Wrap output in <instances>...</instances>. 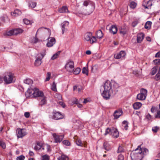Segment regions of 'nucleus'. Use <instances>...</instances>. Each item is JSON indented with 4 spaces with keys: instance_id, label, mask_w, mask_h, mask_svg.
Returning <instances> with one entry per match:
<instances>
[{
    "instance_id": "obj_30",
    "label": "nucleus",
    "mask_w": 160,
    "mask_h": 160,
    "mask_svg": "<svg viewBox=\"0 0 160 160\" xmlns=\"http://www.w3.org/2000/svg\"><path fill=\"white\" fill-rule=\"evenodd\" d=\"M158 69V67L156 66L154 67L152 69L151 72V74L152 75H154L157 72Z\"/></svg>"
},
{
    "instance_id": "obj_57",
    "label": "nucleus",
    "mask_w": 160,
    "mask_h": 160,
    "mask_svg": "<svg viewBox=\"0 0 160 160\" xmlns=\"http://www.w3.org/2000/svg\"><path fill=\"white\" fill-rule=\"evenodd\" d=\"M120 33L121 34L124 35L126 34V31L124 30H122V29H121V30H120Z\"/></svg>"
},
{
    "instance_id": "obj_19",
    "label": "nucleus",
    "mask_w": 160,
    "mask_h": 160,
    "mask_svg": "<svg viewBox=\"0 0 160 160\" xmlns=\"http://www.w3.org/2000/svg\"><path fill=\"white\" fill-rule=\"evenodd\" d=\"M39 105L42 106L46 103V98L44 95L39 98Z\"/></svg>"
},
{
    "instance_id": "obj_60",
    "label": "nucleus",
    "mask_w": 160,
    "mask_h": 160,
    "mask_svg": "<svg viewBox=\"0 0 160 160\" xmlns=\"http://www.w3.org/2000/svg\"><path fill=\"white\" fill-rule=\"evenodd\" d=\"M30 116V113L28 112H25L24 113V116L26 118H28Z\"/></svg>"
},
{
    "instance_id": "obj_11",
    "label": "nucleus",
    "mask_w": 160,
    "mask_h": 160,
    "mask_svg": "<svg viewBox=\"0 0 160 160\" xmlns=\"http://www.w3.org/2000/svg\"><path fill=\"white\" fill-rule=\"evenodd\" d=\"M125 55L126 53L124 51H121L119 53L115 54L114 57L117 59L121 58L122 59L124 58Z\"/></svg>"
},
{
    "instance_id": "obj_32",
    "label": "nucleus",
    "mask_w": 160,
    "mask_h": 160,
    "mask_svg": "<svg viewBox=\"0 0 160 160\" xmlns=\"http://www.w3.org/2000/svg\"><path fill=\"white\" fill-rule=\"evenodd\" d=\"M58 160H68V158L64 155H62L58 158Z\"/></svg>"
},
{
    "instance_id": "obj_12",
    "label": "nucleus",
    "mask_w": 160,
    "mask_h": 160,
    "mask_svg": "<svg viewBox=\"0 0 160 160\" xmlns=\"http://www.w3.org/2000/svg\"><path fill=\"white\" fill-rule=\"evenodd\" d=\"M123 112L122 110L120 109L115 110L113 113L114 119H117L119 118L122 114Z\"/></svg>"
},
{
    "instance_id": "obj_23",
    "label": "nucleus",
    "mask_w": 160,
    "mask_h": 160,
    "mask_svg": "<svg viewBox=\"0 0 160 160\" xmlns=\"http://www.w3.org/2000/svg\"><path fill=\"white\" fill-rule=\"evenodd\" d=\"M12 30L14 35H17L18 34L22 33L23 32V30L20 28H16Z\"/></svg>"
},
{
    "instance_id": "obj_26",
    "label": "nucleus",
    "mask_w": 160,
    "mask_h": 160,
    "mask_svg": "<svg viewBox=\"0 0 160 160\" xmlns=\"http://www.w3.org/2000/svg\"><path fill=\"white\" fill-rule=\"evenodd\" d=\"M92 4H94L89 0L85 1L83 3V5L85 6H89V7H91V5H92Z\"/></svg>"
},
{
    "instance_id": "obj_1",
    "label": "nucleus",
    "mask_w": 160,
    "mask_h": 160,
    "mask_svg": "<svg viewBox=\"0 0 160 160\" xmlns=\"http://www.w3.org/2000/svg\"><path fill=\"white\" fill-rule=\"evenodd\" d=\"M103 87L104 90L101 93L104 99L108 100L110 98L111 93L117 91V89L118 86L117 83L112 84L108 80L105 82Z\"/></svg>"
},
{
    "instance_id": "obj_13",
    "label": "nucleus",
    "mask_w": 160,
    "mask_h": 160,
    "mask_svg": "<svg viewBox=\"0 0 160 160\" xmlns=\"http://www.w3.org/2000/svg\"><path fill=\"white\" fill-rule=\"evenodd\" d=\"M118 31V28L116 25H112L109 29V31L110 33L113 34H116Z\"/></svg>"
},
{
    "instance_id": "obj_28",
    "label": "nucleus",
    "mask_w": 160,
    "mask_h": 160,
    "mask_svg": "<svg viewBox=\"0 0 160 160\" xmlns=\"http://www.w3.org/2000/svg\"><path fill=\"white\" fill-rule=\"evenodd\" d=\"M112 128L113 127L111 128H107L105 130V132L104 134V135L106 136L108 134H109L111 135V133H112Z\"/></svg>"
},
{
    "instance_id": "obj_63",
    "label": "nucleus",
    "mask_w": 160,
    "mask_h": 160,
    "mask_svg": "<svg viewBox=\"0 0 160 160\" xmlns=\"http://www.w3.org/2000/svg\"><path fill=\"white\" fill-rule=\"evenodd\" d=\"M72 102L73 104H77L78 103V100L76 98L73 99Z\"/></svg>"
},
{
    "instance_id": "obj_16",
    "label": "nucleus",
    "mask_w": 160,
    "mask_h": 160,
    "mask_svg": "<svg viewBox=\"0 0 160 160\" xmlns=\"http://www.w3.org/2000/svg\"><path fill=\"white\" fill-rule=\"evenodd\" d=\"M69 23L68 22L66 21L62 23V33L63 34L64 31L67 30V28L68 26Z\"/></svg>"
},
{
    "instance_id": "obj_24",
    "label": "nucleus",
    "mask_w": 160,
    "mask_h": 160,
    "mask_svg": "<svg viewBox=\"0 0 160 160\" xmlns=\"http://www.w3.org/2000/svg\"><path fill=\"white\" fill-rule=\"evenodd\" d=\"M42 58L39 57H38L35 61L34 64L36 66H38L41 64Z\"/></svg>"
},
{
    "instance_id": "obj_2",
    "label": "nucleus",
    "mask_w": 160,
    "mask_h": 160,
    "mask_svg": "<svg viewBox=\"0 0 160 160\" xmlns=\"http://www.w3.org/2000/svg\"><path fill=\"white\" fill-rule=\"evenodd\" d=\"M141 149L140 146H139L134 151L131 153L130 156L132 160H141L142 159L143 157L142 151Z\"/></svg>"
},
{
    "instance_id": "obj_20",
    "label": "nucleus",
    "mask_w": 160,
    "mask_h": 160,
    "mask_svg": "<svg viewBox=\"0 0 160 160\" xmlns=\"http://www.w3.org/2000/svg\"><path fill=\"white\" fill-rule=\"evenodd\" d=\"M144 37V35L142 33H140L138 34L137 36V42L138 43H140Z\"/></svg>"
},
{
    "instance_id": "obj_59",
    "label": "nucleus",
    "mask_w": 160,
    "mask_h": 160,
    "mask_svg": "<svg viewBox=\"0 0 160 160\" xmlns=\"http://www.w3.org/2000/svg\"><path fill=\"white\" fill-rule=\"evenodd\" d=\"M155 118H160V110L157 111V114L155 116Z\"/></svg>"
},
{
    "instance_id": "obj_22",
    "label": "nucleus",
    "mask_w": 160,
    "mask_h": 160,
    "mask_svg": "<svg viewBox=\"0 0 160 160\" xmlns=\"http://www.w3.org/2000/svg\"><path fill=\"white\" fill-rule=\"evenodd\" d=\"M22 12L21 11L18 9H16L13 12H11V14L12 16L17 17L21 14Z\"/></svg>"
},
{
    "instance_id": "obj_9",
    "label": "nucleus",
    "mask_w": 160,
    "mask_h": 160,
    "mask_svg": "<svg viewBox=\"0 0 160 160\" xmlns=\"http://www.w3.org/2000/svg\"><path fill=\"white\" fill-rule=\"evenodd\" d=\"M32 91L33 92L32 95L34 97L40 98L44 95L43 92L39 90L37 88H34Z\"/></svg>"
},
{
    "instance_id": "obj_58",
    "label": "nucleus",
    "mask_w": 160,
    "mask_h": 160,
    "mask_svg": "<svg viewBox=\"0 0 160 160\" xmlns=\"http://www.w3.org/2000/svg\"><path fill=\"white\" fill-rule=\"evenodd\" d=\"M40 54L42 57L41 58H42V59L46 55V50H43V51L40 53Z\"/></svg>"
},
{
    "instance_id": "obj_48",
    "label": "nucleus",
    "mask_w": 160,
    "mask_h": 160,
    "mask_svg": "<svg viewBox=\"0 0 160 160\" xmlns=\"http://www.w3.org/2000/svg\"><path fill=\"white\" fill-rule=\"evenodd\" d=\"M153 62L155 65H158L160 64V59H157L153 61Z\"/></svg>"
},
{
    "instance_id": "obj_29",
    "label": "nucleus",
    "mask_w": 160,
    "mask_h": 160,
    "mask_svg": "<svg viewBox=\"0 0 160 160\" xmlns=\"http://www.w3.org/2000/svg\"><path fill=\"white\" fill-rule=\"evenodd\" d=\"M152 22L151 21H148L145 23L144 27L146 29H149L151 27Z\"/></svg>"
},
{
    "instance_id": "obj_38",
    "label": "nucleus",
    "mask_w": 160,
    "mask_h": 160,
    "mask_svg": "<svg viewBox=\"0 0 160 160\" xmlns=\"http://www.w3.org/2000/svg\"><path fill=\"white\" fill-rule=\"evenodd\" d=\"M24 82L28 85L32 83L33 81L30 79H27L24 80Z\"/></svg>"
},
{
    "instance_id": "obj_62",
    "label": "nucleus",
    "mask_w": 160,
    "mask_h": 160,
    "mask_svg": "<svg viewBox=\"0 0 160 160\" xmlns=\"http://www.w3.org/2000/svg\"><path fill=\"white\" fill-rule=\"evenodd\" d=\"M32 89H28L27 90V92L29 93V95H32V93L31 91L32 90Z\"/></svg>"
},
{
    "instance_id": "obj_43",
    "label": "nucleus",
    "mask_w": 160,
    "mask_h": 160,
    "mask_svg": "<svg viewBox=\"0 0 160 160\" xmlns=\"http://www.w3.org/2000/svg\"><path fill=\"white\" fill-rule=\"evenodd\" d=\"M81 71V69L79 68H77L74 71L73 70L74 74L76 75L78 74Z\"/></svg>"
},
{
    "instance_id": "obj_53",
    "label": "nucleus",
    "mask_w": 160,
    "mask_h": 160,
    "mask_svg": "<svg viewBox=\"0 0 160 160\" xmlns=\"http://www.w3.org/2000/svg\"><path fill=\"white\" fill-rule=\"evenodd\" d=\"M25 158V157L23 155H20L17 158V160H24Z\"/></svg>"
},
{
    "instance_id": "obj_21",
    "label": "nucleus",
    "mask_w": 160,
    "mask_h": 160,
    "mask_svg": "<svg viewBox=\"0 0 160 160\" xmlns=\"http://www.w3.org/2000/svg\"><path fill=\"white\" fill-rule=\"evenodd\" d=\"M58 12L61 13L69 12L68 8L66 6H63L58 9Z\"/></svg>"
},
{
    "instance_id": "obj_44",
    "label": "nucleus",
    "mask_w": 160,
    "mask_h": 160,
    "mask_svg": "<svg viewBox=\"0 0 160 160\" xmlns=\"http://www.w3.org/2000/svg\"><path fill=\"white\" fill-rule=\"evenodd\" d=\"M136 5L137 4L135 2H132L129 5V6L131 8L133 9L135 8Z\"/></svg>"
},
{
    "instance_id": "obj_49",
    "label": "nucleus",
    "mask_w": 160,
    "mask_h": 160,
    "mask_svg": "<svg viewBox=\"0 0 160 160\" xmlns=\"http://www.w3.org/2000/svg\"><path fill=\"white\" fill-rule=\"evenodd\" d=\"M51 77V73L48 72L47 74V77L45 80V81H48L49 80Z\"/></svg>"
},
{
    "instance_id": "obj_47",
    "label": "nucleus",
    "mask_w": 160,
    "mask_h": 160,
    "mask_svg": "<svg viewBox=\"0 0 160 160\" xmlns=\"http://www.w3.org/2000/svg\"><path fill=\"white\" fill-rule=\"evenodd\" d=\"M0 146L3 149L5 148L6 147L5 143L2 141H0Z\"/></svg>"
},
{
    "instance_id": "obj_61",
    "label": "nucleus",
    "mask_w": 160,
    "mask_h": 160,
    "mask_svg": "<svg viewBox=\"0 0 160 160\" xmlns=\"http://www.w3.org/2000/svg\"><path fill=\"white\" fill-rule=\"evenodd\" d=\"M38 39L36 38V37H35L34 39V40H33L32 41V42L34 43H37L38 42Z\"/></svg>"
},
{
    "instance_id": "obj_55",
    "label": "nucleus",
    "mask_w": 160,
    "mask_h": 160,
    "mask_svg": "<svg viewBox=\"0 0 160 160\" xmlns=\"http://www.w3.org/2000/svg\"><path fill=\"white\" fill-rule=\"evenodd\" d=\"M1 20L3 22H5L6 19H7L8 18L6 16H3L1 18Z\"/></svg>"
},
{
    "instance_id": "obj_37",
    "label": "nucleus",
    "mask_w": 160,
    "mask_h": 160,
    "mask_svg": "<svg viewBox=\"0 0 160 160\" xmlns=\"http://www.w3.org/2000/svg\"><path fill=\"white\" fill-rule=\"evenodd\" d=\"M122 126L124 127L125 130H127L128 129V122L126 121H124L122 122Z\"/></svg>"
},
{
    "instance_id": "obj_33",
    "label": "nucleus",
    "mask_w": 160,
    "mask_h": 160,
    "mask_svg": "<svg viewBox=\"0 0 160 160\" xmlns=\"http://www.w3.org/2000/svg\"><path fill=\"white\" fill-rule=\"evenodd\" d=\"M141 150L142 151V157L143 155H146L148 153V150L147 148H144L142 149L141 148Z\"/></svg>"
},
{
    "instance_id": "obj_46",
    "label": "nucleus",
    "mask_w": 160,
    "mask_h": 160,
    "mask_svg": "<svg viewBox=\"0 0 160 160\" xmlns=\"http://www.w3.org/2000/svg\"><path fill=\"white\" fill-rule=\"evenodd\" d=\"M49 156L46 154L42 156V160H49Z\"/></svg>"
},
{
    "instance_id": "obj_15",
    "label": "nucleus",
    "mask_w": 160,
    "mask_h": 160,
    "mask_svg": "<svg viewBox=\"0 0 160 160\" xmlns=\"http://www.w3.org/2000/svg\"><path fill=\"white\" fill-rule=\"evenodd\" d=\"M55 43V39L54 38H49L48 42L47 44V46L50 47L53 46Z\"/></svg>"
},
{
    "instance_id": "obj_51",
    "label": "nucleus",
    "mask_w": 160,
    "mask_h": 160,
    "mask_svg": "<svg viewBox=\"0 0 160 160\" xmlns=\"http://www.w3.org/2000/svg\"><path fill=\"white\" fill-rule=\"evenodd\" d=\"M159 128L158 127L156 126L153 127L152 130L153 132L156 133L158 132Z\"/></svg>"
},
{
    "instance_id": "obj_52",
    "label": "nucleus",
    "mask_w": 160,
    "mask_h": 160,
    "mask_svg": "<svg viewBox=\"0 0 160 160\" xmlns=\"http://www.w3.org/2000/svg\"><path fill=\"white\" fill-rule=\"evenodd\" d=\"M63 143L67 146H69L70 145V142L67 140H64L62 142Z\"/></svg>"
},
{
    "instance_id": "obj_8",
    "label": "nucleus",
    "mask_w": 160,
    "mask_h": 160,
    "mask_svg": "<svg viewBox=\"0 0 160 160\" xmlns=\"http://www.w3.org/2000/svg\"><path fill=\"white\" fill-rule=\"evenodd\" d=\"M16 135L18 138H22L26 135V130L24 129L18 128L16 130Z\"/></svg>"
},
{
    "instance_id": "obj_54",
    "label": "nucleus",
    "mask_w": 160,
    "mask_h": 160,
    "mask_svg": "<svg viewBox=\"0 0 160 160\" xmlns=\"http://www.w3.org/2000/svg\"><path fill=\"white\" fill-rule=\"evenodd\" d=\"M155 79L157 80H158L160 79V71H159L158 72L156 75Z\"/></svg>"
},
{
    "instance_id": "obj_50",
    "label": "nucleus",
    "mask_w": 160,
    "mask_h": 160,
    "mask_svg": "<svg viewBox=\"0 0 160 160\" xmlns=\"http://www.w3.org/2000/svg\"><path fill=\"white\" fill-rule=\"evenodd\" d=\"M23 21L24 23L27 25L30 24L31 23V21L27 19H24Z\"/></svg>"
},
{
    "instance_id": "obj_34",
    "label": "nucleus",
    "mask_w": 160,
    "mask_h": 160,
    "mask_svg": "<svg viewBox=\"0 0 160 160\" xmlns=\"http://www.w3.org/2000/svg\"><path fill=\"white\" fill-rule=\"evenodd\" d=\"M61 52L60 51H59L56 52L55 54L53 55L51 58L52 60H54L57 58L59 56Z\"/></svg>"
},
{
    "instance_id": "obj_31",
    "label": "nucleus",
    "mask_w": 160,
    "mask_h": 160,
    "mask_svg": "<svg viewBox=\"0 0 160 160\" xmlns=\"http://www.w3.org/2000/svg\"><path fill=\"white\" fill-rule=\"evenodd\" d=\"M103 146L105 149L107 151H109L110 149V146L107 142H105L104 143Z\"/></svg>"
},
{
    "instance_id": "obj_25",
    "label": "nucleus",
    "mask_w": 160,
    "mask_h": 160,
    "mask_svg": "<svg viewBox=\"0 0 160 160\" xmlns=\"http://www.w3.org/2000/svg\"><path fill=\"white\" fill-rule=\"evenodd\" d=\"M142 103L140 102H136L133 105V108L136 110L138 109L142 106Z\"/></svg>"
},
{
    "instance_id": "obj_27",
    "label": "nucleus",
    "mask_w": 160,
    "mask_h": 160,
    "mask_svg": "<svg viewBox=\"0 0 160 160\" xmlns=\"http://www.w3.org/2000/svg\"><path fill=\"white\" fill-rule=\"evenodd\" d=\"M96 34L97 38H102L103 36V33L102 31L100 30H99L97 31Z\"/></svg>"
},
{
    "instance_id": "obj_6",
    "label": "nucleus",
    "mask_w": 160,
    "mask_h": 160,
    "mask_svg": "<svg viewBox=\"0 0 160 160\" xmlns=\"http://www.w3.org/2000/svg\"><path fill=\"white\" fill-rule=\"evenodd\" d=\"M147 95V90L144 88H142L140 90V93L137 95V98L140 100H144L146 99Z\"/></svg>"
},
{
    "instance_id": "obj_18",
    "label": "nucleus",
    "mask_w": 160,
    "mask_h": 160,
    "mask_svg": "<svg viewBox=\"0 0 160 160\" xmlns=\"http://www.w3.org/2000/svg\"><path fill=\"white\" fill-rule=\"evenodd\" d=\"M112 133H111V136L113 137L117 138L119 135L117 129L114 128H112Z\"/></svg>"
},
{
    "instance_id": "obj_39",
    "label": "nucleus",
    "mask_w": 160,
    "mask_h": 160,
    "mask_svg": "<svg viewBox=\"0 0 160 160\" xmlns=\"http://www.w3.org/2000/svg\"><path fill=\"white\" fill-rule=\"evenodd\" d=\"M51 89L54 91H57L56 83L53 82L51 87Z\"/></svg>"
},
{
    "instance_id": "obj_40",
    "label": "nucleus",
    "mask_w": 160,
    "mask_h": 160,
    "mask_svg": "<svg viewBox=\"0 0 160 160\" xmlns=\"http://www.w3.org/2000/svg\"><path fill=\"white\" fill-rule=\"evenodd\" d=\"M13 33L12 30H10L7 32H6L5 33V36H10L11 35H13Z\"/></svg>"
},
{
    "instance_id": "obj_42",
    "label": "nucleus",
    "mask_w": 160,
    "mask_h": 160,
    "mask_svg": "<svg viewBox=\"0 0 160 160\" xmlns=\"http://www.w3.org/2000/svg\"><path fill=\"white\" fill-rule=\"evenodd\" d=\"M124 151V149L123 148V146L122 145L121 146H119L118 149L117 151V152L118 153H120V152H122Z\"/></svg>"
},
{
    "instance_id": "obj_7",
    "label": "nucleus",
    "mask_w": 160,
    "mask_h": 160,
    "mask_svg": "<svg viewBox=\"0 0 160 160\" xmlns=\"http://www.w3.org/2000/svg\"><path fill=\"white\" fill-rule=\"evenodd\" d=\"M84 38L87 41H89L91 44L96 42L97 39L96 38L93 36L91 33L88 32L84 35Z\"/></svg>"
},
{
    "instance_id": "obj_35",
    "label": "nucleus",
    "mask_w": 160,
    "mask_h": 160,
    "mask_svg": "<svg viewBox=\"0 0 160 160\" xmlns=\"http://www.w3.org/2000/svg\"><path fill=\"white\" fill-rule=\"evenodd\" d=\"M76 142L77 145L79 146H82L83 143H82L81 140L79 139H77L76 140Z\"/></svg>"
},
{
    "instance_id": "obj_41",
    "label": "nucleus",
    "mask_w": 160,
    "mask_h": 160,
    "mask_svg": "<svg viewBox=\"0 0 160 160\" xmlns=\"http://www.w3.org/2000/svg\"><path fill=\"white\" fill-rule=\"evenodd\" d=\"M29 6L31 7L32 8H34L36 5V2H33V1H30L29 2Z\"/></svg>"
},
{
    "instance_id": "obj_10",
    "label": "nucleus",
    "mask_w": 160,
    "mask_h": 160,
    "mask_svg": "<svg viewBox=\"0 0 160 160\" xmlns=\"http://www.w3.org/2000/svg\"><path fill=\"white\" fill-rule=\"evenodd\" d=\"M91 5V7L88 8L84 10L83 11V13L85 15H88L91 14L95 8L94 4H92Z\"/></svg>"
},
{
    "instance_id": "obj_17",
    "label": "nucleus",
    "mask_w": 160,
    "mask_h": 160,
    "mask_svg": "<svg viewBox=\"0 0 160 160\" xmlns=\"http://www.w3.org/2000/svg\"><path fill=\"white\" fill-rule=\"evenodd\" d=\"M152 0H144L143 2V6L145 8H148V7L152 5Z\"/></svg>"
},
{
    "instance_id": "obj_4",
    "label": "nucleus",
    "mask_w": 160,
    "mask_h": 160,
    "mask_svg": "<svg viewBox=\"0 0 160 160\" xmlns=\"http://www.w3.org/2000/svg\"><path fill=\"white\" fill-rule=\"evenodd\" d=\"M65 68L67 71L70 72H73L74 69L73 62L71 60H68L67 62Z\"/></svg>"
},
{
    "instance_id": "obj_3",
    "label": "nucleus",
    "mask_w": 160,
    "mask_h": 160,
    "mask_svg": "<svg viewBox=\"0 0 160 160\" xmlns=\"http://www.w3.org/2000/svg\"><path fill=\"white\" fill-rule=\"evenodd\" d=\"M3 80L5 83L9 84L15 82V79L14 74L9 72L5 75L3 78Z\"/></svg>"
},
{
    "instance_id": "obj_45",
    "label": "nucleus",
    "mask_w": 160,
    "mask_h": 160,
    "mask_svg": "<svg viewBox=\"0 0 160 160\" xmlns=\"http://www.w3.org/2000/svg\"><path fill=\"white\" fill-rule=\"evenodd\" d=\"M82 73L83 74L88 75V71L87 68L85 67H83L82 69Z\"/></svg>"
},
{
    "instance_id": "obj_5",
    "label": "nucleus",
    "mask_w": 160,
    "mask_h": 160,
    "mask_svg": "<svg viewBox=\"0 0 160 160\" xmlns=\"http://www.w3.org/2000/svg\"><path fill=\"white\" fill-rule=\"evenodd\" d=\"M64 114L56 111H53L52 113V115L50 116L51 118L57 120L63 118H64Z\"/></svg>"
},
{
    "instance_id": "obj_64",
    "label": "nucleus",
    "mask_w": 160,
    "mask_h": 160,
    "mask_svg": "<svg viewBox=\"0 0 160 160\" xmlns=\"http://www.w3.org/2000/svg\"><path fill=\"white\" fill-rule=\"evenodd\" d=\"M155 57H160V51L157 53L155 56Z\"/></svg>"
},
{
    "instance_id": "obj_36",
    "label": "nucleus",
    "mask_w": 160,
    "mask_h": 160,
    "mask_svg": "<svg viewBox=\"0 0 160 160\" xmlns=\"http://www.w3.org/2000/svg\"><path fill=\"white\" fill-rule=\"evenodd\" d=\"M42 148V146L40 145V143L38 142L37 143V145L34 147V149L36 150H38Z\"/></svg>"
},
{
    "instance_id": "obj_56",
    "label": "nucleus",
    "mask_w": 160,
    "mask_h": 160,
    "mask_svg": "<svg viewBox=\"0 0 160 160\" xmlns=\"http://www.w3.org/2000/svg\"><path fill=\"white\" fill-rule=\"evenodd\" d=\"M124 157L123 155L122 154H120L118 156V160H123L124 159Z\"/></svg>"
},
{
    "instance_id": "obj_14",
    "label": "nucleus",
    "mask_w": 160,
    "mask_h": 160,
    "mask_svg": "<svg viewBox=\"0 0 160 160\" xmlns=\"http://www.w3.org/2000/svg\"><path fill=\"white\" fill-rule=\"evenodd\" d=\"M52 135L55 139V142H61L63 138V136H58L57 135L56 133H53Z\"/></svg>"
}]
</instances>
